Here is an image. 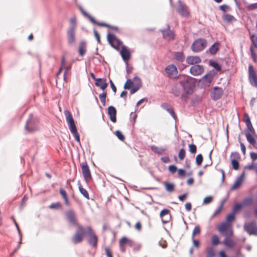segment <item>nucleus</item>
I'll use <instances>...</instances> for the list:
<instances>
[{
    "instance_id": "nucleus-51",
    "label": "nucleus",
    "mask_w": 257,
    "mask_h": 257,
    "mask_svg": "<svg viewBox=\"0 0 257 257\" xmlns=\"http://www.w3.org/2000/svg\"><path fill=\"white\" fill-rule=\"evenodd\" d=\"M219 243V237L217 235H213L212 237V244L214 245H217Z\"/></svg>"
},
{
    "instance_id": "nucleus-4",
    "label": "nucleus",
    "mask_w": 257,
    "mask_h": 257,
    "mask_svg": "<svg viewBox=\"0 0 257 257\" xmlns=\"http://www.w3.org/2000/svg\"><path fill=\"white\" fill-rule=\"evenodd\" d=\"M86 229L88 243L92 248H96L97 246L98 237L90 226H86Z\"/></svg>"
},
{
    "instance_id": "nucleus-50",
    "label": "nucleus",
    "mask_w": 257,
    "mask_h": 257,
    "mask_svg": "<svg viewBox=\"0 0 257 257\" xmlns=\"http://www.w3.org/2000/svg\"><path fill=\"white\" fill-rule=\"evenodd\" d=\"M71 133L77 131L75 122L68 124Z\"/></svg>"
},
{
    "instance_id": "nucleus-5",
    "label": "nucleus",
    "mask_w": 257,
    "mask_h": 257,
    "mask_svg": "<svg viewBox=\"0 0 257 257\" xmlns=\"http://www.w3.org/2000/svg\"><path fill=\"white\" fill-rule=\"evenodd\" d=\"M207 44V41L205 39L199 38L193 42L191 49L194 53L200 52L206 48Z\"/></svg>"
},
{
    "instance_id": "nucleus-64",
    "label": "nucleus",
    "mask_w": 257,
    "mask_h": 257,
    "mask_svg": "<svg viewBox=\"0 0 257 257\" xmlns=\"http://www.w3.org/2000/svg\"><path fill=\"white\" fill-rule=\"evenodd\" d=\"M249 80L251 85L257 87V77L252 79H249Z\"/></svg>"
},
{
    "instance_id": "nucleus-2",
    "label": "nucleus",
    "mask_w": 257,
    "mask_h": 257,
    "mask_svg": "<svg viewBox=\"0 0 257 257\" xmlns=\"http://www.w3.org/2000/svg\"><path fill=\"white\" fill-rule=\"evenodd\" d=\"M25 130L30 133H33L39 130V120L37 117L30 113L29 117L26 122L25 126Z\"/></svg>"
},
{
    "instance_id": "nucleus-55",
    "label": "nucleus",
    "mask_w": 257,
    "mask_h": 257,
    "mask_svg": "<svg viewBox=\"0 0 257 257\" xmlns=\"http://www.w3.org/2000/svg\"><path fill=\"white\" fill-rule=\"evenodd\" d=\"M188 147L189 149V151L191 153L195 154L196 153L197 148L195 145L191 144L189 145Z\"/></svg>"
},
{
    "instance_id": "nucleus-28",
    "label": "nucleus",
    "mask_w": 257,
    "mask_h": 257,
    "mask_svg": "<svg viewBox=\"0 0 257 257\" xmlns=\"http://www.w3.org/2000/svg\"><path fill=\"white\" fill-rule=\"evenodd\" d=\"M134 80L137 79L138 82H137V84L134 87H133L131 88V91H130L131 94H133L134 93L136 92L140 88V87L142 86L141 81L139 77L136 76L134 78Z\"/></svg>"
},
{
    "instance_id": "nucleus-30",
    "label": "nucleus",
    "mask_w": 257,
    "mask_h": 257,
    "mask_svg": "<svg viewBox=\"0 0 257 257\" xmlns=\"http://www.w3.org/2000/svg\"><path fill=\"white\" fill-rule=\"evenodd\" d=\"M119 244H123L124 245L127 244L130 247L134 246L135 242L133 240L128 239L126 237H122L119 240Z\"/></svg>"
},
{
    "instance_id": "nucleus-22",
    "label": "nucleus",
    "mask_w": 257,
    "mask_h": 257,
    "mask_svg": "<svg viewBox=\"0 0 257 257\" xmlns=\"http://www.w3.org/2000/svg\"><path fill=\"white\" fill-rule=\"evenodd\" d=\"M105 78H98L96 80L95 85L99 87L101 90H104L108 86V84L106 82Z\"/></svg>"
},
{
    "instance_id": "nucleus-46",
    "label": "nucleus",
    "mask_w": 257,
    "mask_h": 257,
    "mask_svg": "<svg viewBox=\"0 0 257 257\" xmlns=\"http://www.w3.org/2000/svg\"><path fill=\"white\" fill-rule=\"evenodd\" d=\"M215 251L213 247H210L207 250V257H214Z\"/></svg>"
},
{
    "instance_id": "nucleus-44",
    "label": "nucleus",
    "mask_w": 257,
    "mask_h": 257,
    "mask_svg": "<svg viewBox=\"0 0 257 257\" xmlns=\"http://www.w3.org/2000/svg\"><path fill=\"white\" fill-rule=\"evenodd\" d=\"M231 164L232 167V168L235 170H237L239 168V162L238 160H237L236 159H231Z\"/></svg>"
},
{
    "instance_id": "nucleus-40",
    "label": "nucleus",
    "mask_w": 257,
    "mask_h": 257,
    "mask_svg": "<svg viewBox=\"0 0 257 257\" xmlns=\"http://www.w3.org/2000/svg\"><path fill=\"white\" fill-rule=\"evenodd\" d=\"M256 77V74L253 70V67L252 65H249L248 67V78L252 79Z\"/></svg>"
},
{
    "instance_id": "nucleus-26",
    "label": "nucleus",
    "mask_w": 257,
    "mask_h": 257,
    "mask_svg": "<svg viewBox=\"0 0 257 257\" xmlns=\"http://www.w3.org/2000/svg\"><path fill=\"white\" fill-rule=\"evenodd\" d=\"M254 134H252L250 132H245V136L247 142L253 146H257V142L253 136Z\"/></svg>"
},
{
    "instance_id": "nucleus-19",
    "label": "nucleus",
    "mask_w": 257,
    "mask_h": 257,
    "mask_svg": "<svg viewBox=\"0 0 257 257\" xmlns=\"http://www.w3.org/2000/svg\"><path fill=\"white\" fill-rule=\"evenodd\" d=\"M181 85L180 84V81L173 84L171 92L176 97H178L181 95Z\"/></svg>"
},
{
    "instance_id": "nucleus-10",
    "label": "nucleus",
    "mask_w": 257,
    "mask_h": 257,
    "mask_svg": "<svg viewBox=\"0 0 257 257\" xmlns=\"http://www.w3.org/2000/svg\"><path fill=\"white\" fill-rule=\"evenodd\" d=\"M81 166L84 179L86 182H88L92 180V176L89 166L86 162H83Z\"/></svg>"
},
{
    "instance_id": "nucleus-35",
    "label": "nucleus",
    "mask_w": 257,
    "mask_h": 257,
    "mask_svg": "<svg viewBox=\"0 0 257 257\" xmlns=\"http://www.w3.org/2000/svg\"><path fill=\"white\" fill-rule=\"evenodd\" d=\"M253 203V199L252 197H246L244 198L241 202L242 207L248 206L251 205Z\"/></svg>"
},
{
    "instance_id": "nucleus-6",
    "label": "nucleus",
    "mask_w": 257,
    "mask_h": 257,
    "mask_svg": "<svg viewBox=\"0 0 257 257\" xmlns=\"http://www.w3.org/2000/svg\"><path fill=\"white\" fill-rule=\"evenodd\" d=\"M66 218L69 224L71 226L80 225L77 222L76 214L72 209L67 210L65 213Z\"/></svg>"
},
{
    "instance_id": "nucleus-14",
    "label": "nucleus",
    "mask_w": 257,
    "mask_h": 257,
    "mask_svg": "<svg viewBox=\"0 0 257 257\" xmlns=\"http://www.w3.org/2000/svg\"><path fill=\"white\" fill-rule=\"evenodd\" d=\"M216 73L213 70L210 71L209 73L205 75L201 79L205 84L209 85L212 81Z\"/></svg>"
},
{
    "instance_id": "nucleus-3",
    "label": "nucleus",
    "mask_w": 257,
    "mask_h": 257,
    "mask_svg": "<svg viewBox=\"0 0 257 257\" xmlns=\"http://www.w3.org/2000/svg\"><path fill=\"white\" fill-rule=\"evenodd\" d=\"M86 233V227H84L82 225H77L76 231L72 237V241L74 244H78L81 242L83 237Z\"/></svg>"
},
{
    "instance_id": "nucleus-13",
    "label": "nucleus",
    "mask_w": 257,
    "mask_h": 257,
    "mask_svg": "<svg viewBox=\"0 0 257 257\" xmlns=\"http://www.w3.org/2000/svg\"><path fill=\"white\" fill-rule=\"evenodd\" d=\"M204 71L202 65H194L190 69V73L193 76H198L201 74Z\"/></svg>"
},
{
    "instance_id": "nucleus-36",
    "label": "nucleus",
    "mask_w": 257,
    "mask_h": 257,
    "mask_svg": "<svg viewBox=\"0 0 257 257\" xmlns=\"http://www.w3.org/2000/svg\"><path fill=\"white\" fill-rule=\"evenodd\" d=\"M174 58L178 61L182 62L185 60V56L182 52H177L174 54Z\"/></svg>"
},
{
    "instance_id": "nucleus-47",
    "label": "nucleus",
    "mask_w": 257,
    "mask_h": 257,
    "mask_svg": "<svg viewBox=\"0 0 257 257\" xmlns=\"http://www.w3.org/2000/svg\"><path fill=\"white\" fill-rule=\"evenodd\" d=\"M133 82L132 80L128 79L126 80L125 83L124 85L123 88L124 89H130L133 85Z\"/></svg>"
},
{
    "instance_id": "nucleus-8",
    "label": "nucleus",
    "mask_w": 257,
    "mask_h": 257,
    "mask_svg": "<svg viewBox=\"0 0 257 257\" xmlns=\"http://www.w3.org/2000/svg\"><path fill=\"white\" fill-rule=\"evenodd\" d=\"M243 228L249 235H257V223L255 221L245 223Z\"/></svg>"
},
{
    "instance_id": "nucleus-61",
    "label": "nucleus",
    "mask_w": 257,
    "mask_h": 257,
    "mask_svg": "<svg viewBox=\"0 0 257 257\" xmlns=\"http://www.w3.org/2000/svg\"><path fill=\"white\" fill-rule=\"evenodd\" d=\"M219 9L221 11L225 12L227 10H230V8L228 5L224 4L219 6Z\"/></svg>"
},
{
    "instance_id": "nucleus-33",
    "label": "nucleus",
    "mask_w": 257,
    "mask_h": 257,
    "mask_svg": "<svg viewBox=\"0 0 257 257\" xmlns=\"http://www.w3.org/2000/svg\"><path fill=\"white\" fill-rule=\"evenodd\" d=\"M78 184L79 185V186H78L79 190L80 192V193H81V194L85 198L88 199L89 198V194H88V192H87V191L85 188H83L81 184H80V181L78 182Z\"/></svg>"
},
{
    "instance_id": "nucleus-42",
    "label": "nucleus",
    "mask_w": 257,
    "mask_h": 257,
    "mask_svg": "<svg viewBox=\"0 0 257 257\" xmlns=\"http://www.w3.org/2000/svg\"><path fill=\"white\" fill-rule=\"evenodd\" d=\"M92 23H93V24H95V25H97L99 26H101V27H107V28H108L109 27V24H107L106 23H103V22H97L95 19L93 17V20H89Z\"/></svg>"
},
{
    "instance_id": "nucleus-27",
    "label": "nucleus",
    "mask_w": 257,
    "mask_h": 257,
    "mask_svg": "<svg viewBox=\"0 0 257 257\" xmlns=\"http://www.w3.org/2000/svg\"><path fill=\"white\" fill-rule=\"evenodd\" d=\"M78 52L81 56H83L86 52V44L85 41H81L79 45Z\"/></svg>"
},
{
    "instance_id": "nucleus-12",
    "label": "nucleus",
    "mask_w": 257,
    "mask_h": 257,
    "mask_svg": "<svg viewBox=\"0 0 257 257\" xmlns=\"http://www.w3.org/2000/svg\"><path fill=\"white\" fill-rule=\"evenodd\" d=\"M223 94V90L222 88L215 86L211 93V97L213 100L216 101L220 99Z\"/></svg>"
},
{
    "instance_id": "nucleus-11",
    "label": "nucleus",
    "mask_w": 257,
    "mask_h": 257,
    "mask_svg": "<svg viewBox=\"0 0 257 257\" xmlns=\"http://www.w3.org/2000/svg\"><path fill=\"white\" fill-rule=\"evenodd\" d=\"M178 6L177 9V12L182 16L184 17H188L189 12L188 10L187 6L184 4L181 0L178 1Z\"/></svg>"
},
{
    "instance_id": "nucleus-52",
    "label": "nucleus",
    "mask_w": 257,
    "mask_h": 257,
    "mask_svg": "<svg viewBox=\"0 0 257 257\" xmlns=\"http://www.w3.org/2000/svg\"><path fill=\"white\" fill-rule=\"evenodd\" d=\"M61 204L60 202H57L52 203L50 206L49 208L51 209H59L60 208Z\"/></svg>"
},
{
    "instance_id": "nucleus-31",
    "label": "nucleus",
    "mask_w": 257,
    "mask_h": 257,
    "mask_svg": "<svg viewBox=\"0 0 257 257\" xmlns=\"http://www.w3.org/2000/svg\"><path fill=\"white\" fill-rule=\"evenodd\" d=\"M151 150L158 155H161L167 150V148L158 147L155 145H153L151 146Z\"/></svg>"
},
{
    "instance_id": "nucleus-45",
    "label": "nucleus",
    "mask_w": 257,
    "mask_h": 257,
    "mask_svg": "<svg viewBox=\"0 0 257 257\" xmlns=\"http://www.w3.org/2000/svg\"><path fill=\"white\" fill-rule=\"evenodd\" d=\"M246 128L245 130V132H250L252 134H255V131L252 125L251 122L249 123V124H246Z\"/></svg>"
},
{
    "instance_id": "nucleus-53",
    "label": "nucleus",
    "mask_w": 257,
    "mask_h": 257,
    "mask_svg": "<svg viewBox=\"0 0 257 257\" xmlns=\"http://www.w3.org/2000/svg\"><path fill=\"white\" fill-rule=\"evenodd\" d=\"M185 157V151L183 148H182L180 150L178 157L181 160H182L184 159Z\"/></svg>"
},
{
    "instance_id": "nucleus-41",
    "label": "nucleus",
    "mask_w": 257,
    "mask_h": 257,
    "mask_svg": "<svg viewBox=\"0 0 257 257\" xmlns=\"http://www.w3.org/2000/svg\"><path fill=\"white\" fill-rule=\"evenodd\" d=\"M164 184L166 187V190L168 192H172L174 188V184L173 183L165 182Z\"/></svg>"
},
{
    "instance_id": "nucleus-43",
    "label": "nucleus",
    "mask_w": 257,
    "mask_h": 257,
    "mask_svg": "<svg viewBox=\"0 0 257 257\" xmlns=\"http://www.w3.org/2000/svg\"><path fill=\"white\" fill-rule=\"evenodd\" d=\"M79 9L81 12V13L86 17H87L89 20H93V17L91 16L90 14L85 12L81 6H79Z\"/></svg>"
},
{
    "instance_id": "nucleus-24",
    "label": "nucleus",
    "mask_w": 257,
    "mask_h": 257,
    "mask_svg": "<svg viewBox=\"0 0 257 257\" xmlns=\"http://www.w3.org/2000/svg\"><path fill=\"white\" fill-rule=\"evenodd\" d=\"M220 232H225L227 236H230L232 235V231L228 228L227 225L225 223H222L218 228Z\"/></svg>"
},
{
    "instance_id": "nucleus-39",
    "label": "nucleus",
    "mask_w": 257,
    "mask_h": 257,
    "mask_svg": "<svg viewBox=\"0 0 257 257\" xmlns=\"http://www.w3.org/2000/svg\"><path fill=\"white\" fill-rule=\"evenodd\" d=\"M250 40L251 42L250 47L252 48H255L257 49V36L255 34H252L250 36Z\"/></svg>"
},
{
    "instance_id": "nucleus-34",
    "label": "nucleus",
    "mask_w": 257,
    "mask_h": 257,
    "mask_svg": "<svg viewBox=\"0 0 257 257\" xmlns=\"http://www.w3.org/2000/svg\"><path fill=\"white\" fill-rule=\"evenodd\" d=\"M209 64L217 71H219L221 70V65L213 60H210L209 61Z\"/></svg>"
},
{
    "instance_id": "nucleus-25",
    "label": "nucleus",
    "mask_w": 257,
    "mask_h": 257,
    "mask_svg": "<svg viewBox=\"0 0 257 257\" xmlns=\"http://www.w3.org/2000/svg\"><path fill=\"white\" fill-rule=\"evenodd\" d=\"M244 176V172H243L240 175V176L237 178V179L236 180V181H235V182L234 183V184L231 187V190H235L239 187V186H240V185L241 184V183L243 181V179Z\"/></svg>"
},
{
    "instance_id": "nucleus-59",
    "label": "nucleus",
    "mask_w": 257,
    "mask_h": 257,
    "mask_svg": "<svg viewBox=\"0 0 257 257\" xmlns=\"http://www.w3.org/2000/svg\"><path fill=\"white\" fill-rule=\"evenodd\" d=\"M168 170L172 173H174L176 172L177 168L175 165H171L169 166Z\"/></svg>"
},
{
    "instance_id": "nucleus-38",
    "label": "nucleus",
    "mask_w": 257,
    "mask_h": 257,
    "mask_svg": "<svg viewBox=\"0 0 257 257\" xmlns=\"http://www.w3.org/2000/svg\"><path fill=\"white\" fill-rule=\"evenodd\" d=\"M227 236L228 237H226L223 241V243L226 246L231 248L234 246V242L229 238V236Z\"/></svg>"
},
{
    "instance_id": "nucleus-63",
    "label": "nucleus",
    "mask_w": 257,
    "mask_h": 257,
    "mask_svg": "<svg viewBox=\"0 0 257 257\" xmlns=\"http://www.w3.org/2000/svg\"><path fill=\"white\" fill-rule=\"evenodd\" d=\"M106 92L104 91H103V92L102 93L99 94V98L100 100V101H102V100H104L106 99Z\"/></svg>"
},
{
    "instance_id": "nucleus-29",
    "label": "nucleus",
    "mask_w": 257,
    "mask_h": 257,
    "mask_svg": "<svg viewBox=\"0 0 257 257\" xmlns=\"http://www.w3.org/2000/svg\"><path fill=\"white\" fill-rule=\"evenodd\" d=\"M219 43L218 42H215L211 47L209 48L208 52L211 55L215 54L219 50Z\"/></svg>"
},
{
    "instance_id": "nucleus-17",
    "label": "nucleus",
    "mask_w": 257,
    "mask_h": 257,
    "mask_svg": "<svg viewBox=\"0 0 257 257\" xmlns=\"http://www.w3.org/2000/svg\"><path fill=\"white\" fill-rule=\"evenodd\" d=\"M120 55L122 60L124 61L128 60L131 58V53L127 48L123 45L120 52Z\"/></svg>"
},
{
    "instance_id": "nucleus-56",
    "label": "nucleus",
    "mask_w": 257,
    "mask_h": 257,
    "mask_svg": "<svg viewBox=\"0 0 257 257\" xmlns=\"http://www.w3.org/2000/svg\"><path fill=\"white\" fill-rule=\"evenodd\" d=\"M115 135L116 136V137H117V138L120 140V141H123L124 140V136H123V135L121 133V132L119 131V130H117L115 132Z\"/></svg>"
},
{
    "instance_id": "nucleus-16",
    "label": "nucleus",
    "mask_w": 257,
    "mask_h": 257,
    "mask_svg": "<svg viewBox=\"0 0 257 257\" xmlns=\"http://www.w3.org/2000/svg\"><path fill=\"white\" fill-rule=\"evenodd\" d=\"M162 221L164 224L168 223L171 219L170 210L167 209H163L160 213Z\"/></svg>"
},
{
    "instance_id": "nucleus-58",
    "label": "nucleus",
    "mask_w": 257,
    "mask_h": 257,
    "mask_svg": "<svg viewBox=\"0 0 257 257\" xmlns=\"http://www.w3.org/2000/svg\"><path fill=\"white\" fill-rule=\"evenodd\" d=\"M200 232V229L199 226H196L193 230V232H192V238H194V237L196 234L199 233Z\"/></svg>"
},
{
    "instance_id": "nucleus-23",
    "label": "nucleus",
    "mask_w": 257,
    "mask_h": 257,
    "mask_svg": "<svg viewBox=\"0 0 257 257\" xmlns=\"http://www.w3.org/2000/svg\"><path fill=\"white\" fill-rule=\"evenodd\" d=\"M165 72L168 74V77H171L173 75L174 73H178V70L176 66L172 64L167 66L165 69Z\"/></svg>"
},
{
    "instance_id": "nucleus-57",
    "label": "nucleus",
    "mask_w": 257,
    "mask_h": 257,
    "mask_svg": "<svg viewBox=\"0 0 257 257\" xmlns=\"http://www.w3.org/2000/svg\"><path fill=\"white\" fill-rule=\"evenodd\" d=\"M213 200V198L211 196H208L205 197L203 199V203L207 204L210 203Z\"/></svg>"
},
{
    "instance_id": "nucleus-60",
    "label": "nucleus",
    "mask_w": 257,
    "mask_h": 257,
    "mask_svg": "<svg viewBox=\"0 0 257 257\" xmlns=\"http://www.w3.org/2000/svg\"><path fill=\"white\" fill-rule=\"evenodd\" d=\"M71 134L73 135V136L75 138V139L76 141V142H78L79 144H80V137H79V134L78 133V132L76 131V132H75Z\"/></svg>"
},
{
    "instance_id": "nucleus-20",
    "label": "nucleus",
    "mask_w": 257,
    "mask_h": 257,
    "mask_svg": "<svg viewBox=\"0 0 257 257\" xmlns=\"http://www.w3.org/2000/svg\"><path fill=\"white\" fill-rule=\"evenodd\" d=\"M186 61L188 64L194 65V64L200 63L201 59L197 56H189L186 58Z\"/></svg>"
},
{
    "instance_id": "nucleus-54",
    "label": "nucleus",
    "mask_w": 257,
    "mask_h": 257,
    "mask_svg": "<svg viewBox=\"0 0 257 257\" xmlns=\"http://www.w3.org/2000/svg\"><path fill=\"white\" fill-rule=\"evenodd\" d=\"M230 159H236L238 160L240 159V156L238 152H232L230 155Z\"/></svg>"
},
{
    "instance_id": "nucleus-48",
    "label": "nucleus",
    "mask_w": 257,
    "mask_h": 257,
    "mask_svg": "<svg viewBox=\"0 0 257 257\" xmlns=\"http://www.w3.org/2000/svg\"><path fill=\"white\" fill-rule=\"evenodd\" d=\"M203 158L201 154H198L196 157V163L198 166H200L203 162Z\"/></svg>"
},
{
    "instance_id": "nucleus-37",
    "label": "nucleus",
    "mask_w": 257,
    "mask_h": 257,
    "mask_svg": "<svg viewBox=\"0 0 257 257\" xmlns=\"http://www.w3.org/2000/svg\"><path fill=\"white\" fill-rule=\"evenodd\" d=\"M64 113L66 116V119L67 122V123H71L74 122V119L73 118L72 115L68 110H65Z\"/></svg>"
},
{
    "instance_id": "nucleus-15",
    "label": "nucleus",
    "mask_w": 257,
    "mask_h": 257,
    "mask_svg": "<svg viewBox=\"0 0 257 257\" xmlns=\"http://www.w3.org/2000/svg\"><path fill=\"white\" fill-rule=\"evenodd\" d=\"M167 29L160 30L162 33L163 37L165 39L169 38L171 40H174L175 38V35L173 32L170 30V27L169 24H167Z\"/></svg>"
},
{
    "instance_id": "nucleus-9",
    "label": "nucleus",
    "mask_w": 257,
    "mask_h": 257,
    "mask_svg": "<svg viewBox=\"0 0 257 257\" xmlns=\"http://www.w3.org/2000/svg\"><path fill=\"white\" fill-rule=\"evenodd\" d=\"M107 39L110 45L116 50H118L120 45L122 44V42L113 34H108Z\"/></svg>"
},
{
    "instance_id": "nucleus-21",
    "label": "nucleus",
    "mask_w": 257,
    "mask_h": 257,
    "mask_svg": "<svg viewBox=\"0 0 257 257\" xmlns=\"http://www.w3.org/2000/svg\"><path fill=\"white\" fill-rule=\"evenodd\" d=\"M161 107L165 109L168 113H169L173 119L176 121L177 117L172 106H171L168 103H165L161 105Z\"/></svg>"
},
{
    "instance_id": "nucleus-32",
    "label": "nucleus",
    "mask_w": 257,
    "mask_h": 257,
    "mask_svg": "<svg viewBox=\"0 0 257 257\" xmlns=\"http://www.w3.org/2000/svg\"><path fill=\"white\" fill-rule=\"evenodd\" d=\"M222 19L226 23H230L236 21L235 18L233 16L228 14H223Z\"/></svg>"
},
{
    "instance_id": "nucleus-18",
    "label": "nucleus",
    "mask_w": 257,
    "mask_h": 257,
    "mask_svg": "<svg viewBox=\"0 0 257 257\" xmlns=\"http://www.w3.org/2000/svg\"><path fill=\"white\" fill-rule=\"evenodd\" d=\"M107 113L109 117L110 120L113 122H115L116 121V108L112 105L108 106L107 108Z\"/></svg>"
},
{
    "instance_id": "nucleus-49",
    "label": "nucleus",
    "mask_w": 257,
    "mask_h": 257,
    "mask_svg": "<svg viewBox=\"0 0 257 257\" xmlns=\"http://www.w3.org/2000/svg\"><path fill=\"white\" fill-rule=\"evenodd\" d=\"M242 207L240 203H236L232 207V212L235 213L236 212L240 210Z\"/></svg>"
},
{
    "instance_id": "nucleus-7",
    "label": "nucleus",
    "mask_w": 257,
    "mask_h": 257,
    "mask_svg": "<svg viewBox=\"0 0 257 257\" xmlns=\"http://www.w3.org/2000/svg\"><path fill=\"white\" fill-rule=\"evenodd\" d=\"M67 43L69 46L74 44L76 40V29L75 26L71 25L67 31Z\"/></svg>"
},
{
    "instance_id": "nucleus-62",
    "label": "nucleus",
    "mask_w": 257,
    "mask_h": 257,
    "mask_svg": "<svg viewBox=\"0 0 257 257\" xmlns=\"http://www.w3.org/2000/svg\"><path fill=\"white\" fill-rule=\"evenodd\" d=\"M235 218L234 213L232 212L231 213H230L227 215L226 219L228 222L232 221Z\"/></svg>"
},
{
    "instance_id": "nucleus-1",
    "label": "nucleus",
    "mask_w": 257,
    "mask_h": 257,
    "mask_svg": "<svg viewBox=\"0 0 257 257\" xmlns=\"http://www.w3.org/2000/svg\"><path fill=\"white\" fill-rule=\"evenodd\" d=\"M196 79L190 76H185L183 80L180 81V84L184 91L181 95V98H188V95L193 93L195 86Z\"/></svg>"
}]
</instances>
